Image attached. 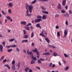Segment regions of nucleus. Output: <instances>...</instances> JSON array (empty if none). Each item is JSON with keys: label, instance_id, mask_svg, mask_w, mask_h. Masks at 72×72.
Segmentation results:
<instances>
[{"label": "nucleus", "instance_id": "1", "mask_svg": "<svg viewBox=\"0 0 72 72\" xmlns=\"http://www.w3.org/2000/svg\"><path fill=\"white\" fill-rule=\"evenodd\" d=\"M28 7L29 11L30 13H32V11L33 6H32V5H29L27 3H26V12L27 14L26 15L28 17H31V16L32 15V14H29V11H28Z\"/></svg>", "mask_w": 72, "mask_h": 72}, {"label": "nucleus", "instance_id": "2", "mask_svg": "<svg viewBox=\"0 0 72 72\" xmlns=\"http://www.w3.org/2000/svg\"><path fill=\"white\" fill-rule=\"evenodd\" d=\"M47 17V15H42V17L40 15H38L37 16V19H35V22L36 23H39L40 22L42 21V18L43 20H45L46 19V18Z\"/></svg>", "mask_w": 72, "mask_h": 72}, {"label": "nucleus", "instance_id": "3", "mask_svg": "<svg viewBox=\"0 0 72 72\" xmlns=\"http://www.w3.org/2000/svg\"><path fill=\"white\" fill-rule=\"evenodd\" d=\"M32 51L34 53H36L37 55H38L37 56V57L38 58H39V57H40V53L39 51L37 50V49L35 48L34 50H32Z\"/></svg>", "mask_w": 72, "mask_h": 72}, {"label": "nucleus", "instance_id": "4", "mask_svg": "<svg viewBox=\"0 0 72 72\" xmlns=\"http://www.w3.org/2000/svg\"><path fill=\"white\" fill-rule=\"evenodd\" d=\"M68 30L66 29L64 30V37H66V35H67V33H68Z\"/></svg>", "mask_w": 72, "mask_h": 72}, {"label": "nucleus", "instance_id": "5", "mask_svg": "<svg viewBox=\"0 0 72 72\" xmlns=\"http://www.w3.org/2000/svg\"><path fill=\"white\" fill-rule=\"evenodd\" d=\"M62 4L63 6H65L66 4V0H63L62 2Z\"/></svg>", "mask_w": 72, "mask_h": 72}, {"label": "nucleus", "instance_id": "6", "mask_svg": "<svg viewBox=\"0 0 72 72\" xmlns=\"http://www.w3.org/2000/svg\"><path fill=\"white\" fill-rule=\"evenodd\" d=\"M3 45L1 44L0 45V51L1 52H3Z\"/></svg>", "mask_w": 72, "mask_h": 72}, {"label": "nucleus", "instance_id": "7", "mask_svg": "<svg viewBox=\"0 0 72 72\" xmlns=\"http://www.w3.org/2000/svg\"><path fill=\"white\" fill-rule=\"evenodd\" d=\"M29 50H27V53L28 54V55H31L32 54V52H30L29 51Z\"/></svg>", "mask_w": 72, "mask_h": 72}, {"label": "nucleus", "instance_id": "8", "mask_svg": "<svg viewBox=\"0 0 72 72\" xmlns=\"http://www.w3.org/2000/svg\"><path fill=\"white\" fill-rule=\"evenodd\" d=\"M21 24H23V25H26L27 24V23L26 21H22L20 22Z\"/></svg>", "mask_w": 72, "mask_h": 72}, {"label": "nucleus", "instance_id": "9", "mask_svg": "<svg viewBox=\"0 0 72 72\" xmlns=\"http://www.w3.org/2000/svg\"><path fill=\"white\" fill-rule=\"evenodd\" d=\"M58 4L59 5L57 6V8L59 9H62V7H61L60 4L59 3Z\"/></svg>", "mask_w": 72, "mask_h": 72}, {"label": "nucleus", "instance_id": "10", "mask_svg": "<svg viewBox=\"0 0 72 72\" xmlns=\"http://www.w3.org/2000/svg\"><path fill=\"white\" fill-rule=\"evenodd\" d=\"M41 33H40V36H42V37H46V36H45V35H44L43 34V31H42L41 32Z\"/></svg>", "mask_w": 72, "mask_h": 72}, {"label": "nucleus", "instance_id": "11", "mask_svg": "<svg viewBox=\"0 0 72 72\" xmlns=\"http://www.w3.org/2000/svg\"><path fill=\"white\" fill-rule=\"evenodd\" d=\"M45 40L47 41L48 44H49V43H50V40H49L48 38H45Z\"/></svg>", "mask_w": 72, "mask_h": 72}, {"label": "nucleus", "instance_id": "12", "mask_svg": "<svg viewBox=\"0 0 72 72\" xmlns=\"http://www.w3.org/2000/svg\"><path fill=\"white\" fill-rule=\"evenodd\" d=\"M12 69H13V70H15V66L14 65H12Z\"/></svg>", "mask_w": 72, "mask_h": 72}, {"label": "nucleus", "instance_id": "13", "mask_svg": "<svg viewBox=\"0 0 72 72\" xmlns=\"http://www.w3.org/2000/svg\"><path fill=\"white\" fill-rule=\"evenodd\" d=\"M50 53L49 52H46V53H43V55H50Z\"/></svg>", "mask_w": 72, "mask_h": 72}, {"label": "nucleus", "instance_id": "14", "mask_svg": "<svg viewBox=\"0 0 72 72\" xmlns=\"http://www.w3.org/2000/svg\"><path fill=\"white\" fill-rule=\"evenodd\" d=\"M32 57L33 60H37V59L36 58L33 57V55H32Z\"/></svg>", "mask_w": 72, "mask_h": 72}, {"label": "nucleus", "instance_id": "15", "mask_svg": "<svg viewBox=\"0 0 72 72\" xmlns=\"http://www.w3.org/2000/svg\"><path fill=\"white\" fill-rule=\"evenodd\" d=\"M4 67H7L9 69H10V66H9L8 64H5L4 65Z\"/></svg>", "mask_w": 72, "mask_h": 72}, {"label": "nucleus", "instance_id": "16", "mask_svg": "<svg viewBox=\"0 0 72 72\" xmlns=\"http://www.w3.org/2000/svg\"><path fill=\"white\" fill-rule=\"evenodd\" d=\"M9 5L10 7L12 8V7L13 6V3H9Z\"/></svg>", "mask_w": 72, "mask_h": 72}, {"label": "nucleus", "instance_id": "17", "mask_svg": "<svg viewBox=\"0 0 72 72\" xmlns=\"http://www.w3.org/2000/svg\"><path fill=\"white\" fill-rule=\"evenodd\" d=\"M28 42V40H22L21 42L22 43H23V42Z\"/></svg>", "mask_w": 72, "mask_h": 72}, {"label": "nucleus", "instance_id": "18", "mask_svg": "<svg viewBox=\"0 0 72 72\" xmlns=\"http://www.w3.org/2000/svg\"><path fill=\"white\" fill-rule=\"evenodd\" d=\"M25 28L28 31H29V30H30V28L28 26H27L25 27Z\"/></svg>", "mask_w": 72, "mask_h": 72}, {"label": "nucleus", "instance_id": "19", "mask_svg": "<svg viewBox=\"0 0 72 72\" xmlns=\"http://www.w3.org/2000/svg\"><path fill=\"white\" fill-rule=\"evenodd\" d=\"M2 13L4 15H6V12L4 11V10H2Z\"/></svg>", "mask_w": 72, "mask_h": 72}, {"label": "nucleus", "instance_id": "20", "mask_svg": "<svg viewBox=\"0 0 72 72\" xmlns=\"http://www.w3.org/2000/svg\"><path fill=\"white\" fill-rule=\"evenodd\" d=\"M29 69H30V68L26 67L25 69V72H27L28 70H29Z\"/></svg>", "mask_w": 72, "mask_h": 72}, {"label": "nucleus", "instance_id": "21", "mask_svg": "<svg viewBox=\"0 0 72 72\" xmlns=\"http://www.w3.org/2000/svg\"><path fill=\"white\" fill-rule=\"evenodd\" d=\"M29 37L28 35H25L24 36L23 38L24 39H27Z\"/></svg>", "mask_w": 72, "mask_h": 72}, {"label": "nucleus", "instance_id": "22", "mask_svg": "<svg viewBox=\"0 0 72 72\" xmlns=\"http://www.w3.org/2000/svg\"><path fill=\"white\" fill-rule=\"evenodd\" d=\"M20 65H21V63L19 62L18 63V65H17V66L18 68H20Z\"/></svg>", "mask_w": 72, "mask_h": 72}, {"label": "nucleus", "instance_id": "23", "mask_svg": "<svg viewBox=\"0 0 72 72\" xmlns=\"http://www.w3.org/2000/svg\"><path fill=\"white\" fill-rule=\"evenodd\" d=\"M64 17H69V14H68L67 13L66 14H64Z\"/></svg>", "mask_w": 72, "mask_h": 72}, {"label": "nucleus", "instance_id": "24", "mask_svg": "<svg viewBox=\"0 0 72 72\" xmlns=\"http://www.w3.org/2000/svg\"><path fill=\"white\" fill-rule=\"evenodd\" d=\"M41 8L42 9V10H45L46 9V8H44L43 6H41Z\"/></svg>", "mask_w": 72, "mask_h": 72}, {"label": "nucleus", "instance_id": "25", "mask_svg": "<svg viewBox=\"0 0 72 72\" xmlns=\"http://www.w3.org/2000/svg\"><path fill=\"white\" fill-rule=\"evenodd\" d=\"M7 19H8V20H10V19L11 18H10V17L9 16H8L6 17Z\"/></svg>", "mask_w": 72, "mask_h": 72}, {"label": "nucleus", "instance_id": "26", "mask_svg": "<svg viewBox=\"0 0 72 72\" xmlns=\"http://www.w3.org/2000/svg\"><path fill=\"white\" fill-rule=\"evenodd\" d=\"M53 54L54 56H55V57H56L58 55L57 53H53Z\"/></svg>", "mask_w": 72, "mask_h": 72}, {"label": "nucleus", "instance_id": "27", "mask_svg": "<svg viewBox=\"0 0 72 72\" xmlns=\"http://www.w3.org/2000/svg\"><path fill=\"white\" fill-rule=\"evenodd\" d=\"M34 33H33V32H32L31 34V37H32H32H33V36H34Z\"/></svg>", "mask_w": 72, "mask_h": 72}, {"label": "nucleus", "instance_id": "28", "mask_svg": "<svg viewBox=\"0 0 72 72\" xmlns=\"http://www.w3.org/2000/svg\"><path fill=\"white\" fill-rule=\"evenodd\" d=\"M64 55L65 57L66 58H67V57H68V55H67L66 54L64 53Z\"/></svg>", "mask_w": 72, "mask_h": 72}, {"label": "nucleus", "instance_id": "29", "mask_svg": "<svg viewBox=\"0 0 72 72\" xmlns=\"http://www.w3.org/2000/svg\"><path fill=\"white\" fill-rule=\"evenodd\" d=\"M43 13H44L45 14H48L49 12H48L44 11L43 12Z\"/></svg>", "mask_w": 72, "mask_h": 72}, {"label": "nucleus", "instance_id": "30", "mask_svg": "<svg viewBox=\"0 0 72 72\" xmlns=\"http://www.w3.org/2000/svg\"><path fill=\"white\" fill-rule=\"evenodd\" d=\"M8 12L9 14H11L12 13V11L10 9H9L8 10Z\"/></svg>", "mask_w": 72, "mask_h": 72}, {"label": "nucleus", "instance_id": "31", "mask_svg": "<svg viewBox=\"0 0 72 72\" xmlns=\"http://www.w3.org/2000/svg\"><path fill=\"white\" fill-rule=\"evenodd\" d=\"M48 0H39V1H48Z\"/></svg>", "mask_w": 72, "mask_h": 72}, {"label": "nucleus", "instance_id": "32", "mask_svg": "<svg viewBox=\"0 0 72 72\" xmlns=\"http://www.w3.org/2000/svg\"><path fill=\"white\" fill-rule=\"evenodd\" d=\"M4 58V56H2L1 58L0 59V61H1V60H2Z\"/></svg>", "mask_w": 72, "mask_h": 72}, {"label": "nucleus", "instance_id": "33", "mask_svg": "<svg viewBox=\"0 0 72 72\" xmlns=\"http://www.w3.org/2000/svg\"><path fill=\"white\" fill-rule=\"evenodd\" d=\"M69 14H72V11H71V10H70L69 11Z\"/></svg>", "mask_w": 72, "mask_h": 72}, {"label": "nucleus", "instance_id": "34", "mask_svg": "<svg viewBox=\"0 0 72 72\" xmlns=\"http://www.w3.org/2000/svg\"><path fill=\"white\" fill-rule=\"evenodd\" d=\"M69 69L68 66H66L65 69V71H67Z\"/></svg>", "mask_w": 72, "mask_h": 72}, {"label": "nucleus", "instance_id": "35", "mask_svg": "<svg viewBox=\"0 0 72 72\" xmlns=\"http://www.w3.org/2000/svg\"><path fill=\"white\" fill-rule=\"evenodd\" d=\"M61 12L62 13H66V11L64 10H61Z\"/></svg>", "mask_w": 72, "mask_h": 72}, {"label": "nucleus", "instance_id": "36", "mask_svg": "<svg viewBox=\"0 0 72 72\" xmlns=\"http://www.w3.org/2000/svg\"><path fill=\"white\" fill-rule=\"evenodd\" d=\"M11 46H12V48H15V47H17V45L15 44H14Z\"/></svg>", "mask_w": 72, "mask_h": 72}, {"label": "nucleus", "instance_id": "37", "mask_svg": "<svg viewBox=\"0 0 72 72\" xmlns=\"http://www.w3.org/2000/svg\"><path fill=\"white\" fill-rule=\"evenodd\" d=\"M57 36H60V32H58L57 33Z\"/></svg>", "mask_w": 72, "mask_h": 72}, {"label": "nucleus", "instance_id": "38", "mask_svg": "<svg viewBox=\"0 0 72 72\" xmlns=\"http://www.w3.org/2000/svg\"><path fill=\"white\" fill-rule=\"evenodd\" d=\"M36 2V0H34V1L32 2V4H35Z\"/></svg>", "mask_w": 72, "mask_h": 72}, {"label": "nucleus", "instance_id": "39", "mask_svg": "<svg viewBox=\"0 0 72 72\" xmlns=\"http://www.w3.org/2000/svg\"><path fill=\"white\" fill-rule=\"evenodd\" d=\"M15 63V60H14L12 62V64L13 65V64H14Z\"/></svg>", "mask_w": 72, "mask_h": 72}, {"label": "nucleus", "instance_id": "40", "mask_svg": "<svg viewBox=\"0 0 72 72\" xmlns=\"http://www.w3.org/2000/svg\"><path fill=\"white\" fill-rule=\"evenodd\" d=\"M12 49H10L9 50H8V52H11V51H12Z\"/></svg>", "mask_w": 72, "mask_h": 72}, {"label": "nucleus", "instance_id": "41", "mask_svg": "<svg viewBox=\"0 0 72 72\" xmlns=\"http://www.w3.org/2000/svg\"><path fill=\"white\" fill-rule=\"evenodd\" d=\"M16 51H17L19 52L20 51L19 49V48H16Z\"/></svg>", "mask_w": 72, "mask_h": 72}, {"label": "nucleus", "instance_id": "42", "mask_svg": "<svg viewBox=\"0 0 72 72\" xmlns=\"http://www.w3.org/2000/svg\"><path fill=\"white\" fill-rule=\"evenodd\" d=\"M23 32L24 34H26V30H23Z\"/></svg>", "mask_w": 72, "mask_h": 72}, {"label": "nucleus", "instance_id": "43", "mask_svg": "<svg viewBox=\"0 0 72 72\" xmlns=\"http://www.w3.org/2000/svg\"><path fill=\"white\" fill-rule=\"evenodd\" d=\"M14 40H15V39H10V41L12 42V41H13Z\"/></svg>", "mask_w": 72, "mask_h": 72}, {"label": "nucleus", "instance_id": "44", "mask_svg": "<svg viewBox=\"0 0 72 72\" xmlns=\"http://www.w3.org/2000/svg\"><path fill=\"white\" fill-rule=\"evenodd\" d=\"M36 26L37 27H39L40 26V24L39 23H38L37 25H36Z\"/></svg>", "mask_w": 72, "mask_h": 72}, {"label": "nucleus", "instance_id": "45", "mask_svg": "<svg viewBox=\"0 0 72 72\" xmlns=\"http://www.w3.org/2000/svg\"><path fill=\"white\" fill-rule=\"evenodd\" d=\"M11 47H12V46H6V48H10Z\"/></svg>", "mask_w": 72, "mask_h": 72}, {"label": "nucleus", "instance_id": "46", "mask_svg": "<svg viewBox=\"0 0 72 72\" xmlns=\"http://www.w3.org/2000/svg\"><path fill=\"white\" fill-rule=\"evenodd\" d=\"M31 25V23H28L26 26L27 27H28V26H29Z\"/></svg>", "mask_w": 72, "mask_h": 72}, {"label": "nucleus", "instance_id": "47", "mask_svg": "<svg viewBox=\"0 0 72 72\" xmlns=\"http://www.w3.org/2000/svg\"><path fill=\"white\" fill-rule=\"evenodd\" d=\"M2 44H3L4 46H5V43L4 42H2Z\"/></svg>", "mask_w": 72, "mask_h": 72}, {"label": "nucleus", "instance_id": "48", "mask_svg": "<svg viewBox=\"0 0 72 72\" xmlns=\"http://www.w3.org/2000/svg\"><path fill=\"white\" fill-rule=\"evenodd\" d=\"M59 17V15L58 14H56L55 15V17L56 18V17Z\"/></svg>", "mask_w": 72, "mask_h": 72}, {"label": "nucleus", "instance_id": "49", "mask_svg": "<svg viewBox=\"0 0 72 72\" xmlns=\"http://www.w3.org/2000/svg\"><path fill=\"white\" fill-rule=\"evenodd\" d=\"M38 63L39 64L41 63V62L40 61V60H39L38 61Z\"/></svg>", "mask_w": 72, "mask_h": 72}, {"label": "nucleus", "instance_id": "50", "mask_svg": "<svg viewBox=\"0 0 72 72\" xmlns=\"http://www.w3.org/2000/svg\"><path fill=\"white\" fill-rule=\"evenodd\" d=\"M35 61H32L31 62V64H33L34 63H35Z\"/></svg>", "mask_w": 72, "mask_h": 72}, {"label": "nucleus", "instance_id": "51", "mask_svg": "<svg viewBox=\"0 0 72 72\" xmlns=\"http://www.w3.org/2000/svg\"><path fill=\"white\" fill-rule=\"evenodd\" d=\"M6 62V59H5L3 61V63H5V62Z\"/></svg>", "mask_w": 72, "mask_h": 72}, {"label": "nucleus", "instance_id": "52", "mask_svg": "<svg viewBox=\"0 0 72 72\" xmlns=\"http://www.w3.org/2000/svg\"><path fill=\"white\" fill-rule=\"evenodd\" d=\"M50 46L52 48H54V49L55 48V46Z\"/></svg>", "mask_w": 72, "mask_h": 72}, {"label": "nucleus", "instance_id": "53", "mask_svg": "<svg viewBox=\"0 0 72 72\" xmlns=\"http://www.w3.org/2000/svg\"><path fill=\"white\" fill-rule=\"evenodd\" d=\"M58 64L59 66L62 65V64H61V63H60V62L59 61L58 62Z\"/></svg>", "mask_w": 72, "mask_h": 72}, {"label": "nucleus", "instance_id": "54", "mask_svg": "<svg viewBox=\"0 0 72 72\" xmlns=\"http://www.w3.org/2000/svg\"><path fill=\"white\" fill-rule=\"evenodd\" d=\"M35 45V44H34V43L33 42L32 43V46H34Z\"/></svg>", "mask_w": 72, "mask_h": 72}, {"label": "nucleus", "instance_id": "55", "mask_svg": "<svg viewBox=\"0 0 72 72\" xmlns=\"http://www.w3.org/2000/svg\"><path fill=\"white\" fill-rule=\"evenodd\" d=\"M66 25H67L68 24V21H67L66 22Z\"/></svg>", "mask_w": 72, "mask_h": 72}, {"label": "nucleus", "instance_id": "56", "mask_svg": "<svg viewBox=\"0 0 72 72\" xmlns=\"http://www.w3.org/2000/svg\"><path fill=\"white\" fill-rule=\"evenodd\" d=\"M36 68H37V69H39V70H40V68L39 67L37 66L36 67Z\"/></svg>", "mask_w": 72, "mask_h": 72}, {"label": "nucleus", "instance_id": "57", "mask_svg": "<svg viewBox=\"0 0 72 72\" xmlns=\"http://www.w3.org/2000/svg\"><path fill=\"white\" fill-rule=\"evenodd\" d=\"M40 60H41V61H44L45 60L44 59H42V58H41L40 59Z\"/></svg>", "mask_w": 72, "mask_h": 72}, {"label": "nucleus", "instance_id": "58", "mask_svg": "<svg viewBox=\"0 0 72 72\" xmlns=\"http://www.w3.org/2000/svg\"><path fill=\"white\" fill-rule=\"evenodd\" d=\"M51 65H52V62H51L50 64V65H49V66L50 67L51 66Z\"/></svg>", "mask_w": 72, "mask_h": 72}, {"label": "nucleus", "instance_id": "59", "mask_svg": "<svg viewBox=\"0 0 72 72\" xmlns=\"http://www.w3.org/2000/svg\"><path fill=\"white\" fill-rule=\"evenodd\" d=\"M56 29H58V28H59V26H56Z\"/></svg>", "mask_w": 72, "mask_h": 72}, {"label": "nucleus", "instance_id": "60", "mask_svg": "<svg viewBox=\"0 0 72 72\" xmlns=\"http://www.w3.org/2000/svg\"><path fill=\"white\" fill-rule=\"evenodd\" d=\"M23 51L24 53H26V51L25 50H23Z\"/></svg>", "mask_w": 72, "mask_h": 72}, {"label": "nucleus", "instance_id": "61", "mask_svg": "<svg viewBox=\"0 0 72 72\" xmlns=\"http://www.w3.org/2000/svg\"><path fill=\"white\" fill-rule=\"evenodd\" d=\"M65 8L66 10H67V9H68V6H66L65 7Z\"/></svg>", "mask_w": 72, "mask_h": 72}, {"label": "nucleus", "instance_id": "62", "mask_svg": "<svg viewBox=\"0 0 72 72\" xmlns=\"http://www.w3.org/2000/svg\"><path fill=\"white\" fill-rule=\"evenodd\" d=\"M29 72H32V70L31 69H30L29 71Z\"/></svg>", "mask_w": 72, "mask_h": 72}, {"label": "nucleus", "instance_id": "63", "mask_svg": "<svg viewBox=\"0 0 72 72\" xmlns=\"http://www.w3.org/2000/svg\"><path fill=\"white\" fill-rule=\"evenodd\" d=\"M30 28H31V30H33V27H32V26H30Z\"/></svg>", "mask_w": 72, "mask_h": 72}, {"label": "nucleus", "instance_id": "64", "mask_svg": "<svg viewBox=\"0 0 72 72\" xmlns=\"http://www.w3.org/2000/svg\"><path fill=\"white\" fill-rule=\"evenodd\" d=\"M55 64H53L52 66V67H55Z\"/></svg>", "mask_w": 72, "mask_h": 72}]
</instances>
